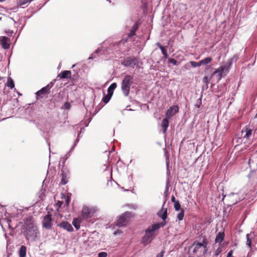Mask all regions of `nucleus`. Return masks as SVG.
<instances>
[{"mask_svg": "<svg viewBox=\"0 0 257 257\" xmlns=\"http://www.w3.org/2000/svg\"><path fill=\"white\" fill-rule=\"evenodd\" d=\"M197 64H198V67L200 66L201 65H202L203 64H202V62L201 60L199 61V62H197Z\"/></svg>", "mask_w": 257, "mask_h": 257, "instance_id": "nucleus-42", "label": "nucleus"}, {"mask_svg": "<svg viewBox=\"0 0 257 257\" xmlns=\"http://www.w3.org/2000/svg\"><path fill=\"white\" fill-rule=\"evenodd\" d=\"M4 0H0V2H4Z\"/></svg>", "mask_w": 257, "mask_h": 257, "instance_id": "nucleus-45", "label": "nucleus"}, {"mask_svg": "<svg viewBox=\"0 0 257 257\" xmlns=\"http://www.w3.org/2000/svg\"><path fill=\"white\" fill-rule=\"evenodd\" d=\"M58 226L68 231L71 232L73 231V228L72 225L67 221H63Z\"/></svg>", "mask_w": 257, "mask_h": 257, "instance_id": "nucleus-12", "label": "nucleus"}, {"mask_svg": "<svg viewBox=\"0 0 257 257\" xmlns=\"http://www.w3.org/2000/svg\"><path fill=\"white\" fill-rule=\"evenodd\" d=\"M164 252V251H162L161 253L157 254L156 257H163Z\"/></svg>", "mask_w": 257, "mask_h": 257, "instance_id": "nucleus-38", "label": "nucleus"}, {"mask_svg": "<svg viewBox=\"0 0 257 257\" xmlns=\"http://www.w3.org/2000/svg\"><path fill=\"white\" fill-rule=\"evenodd\" d=\"M159 229V224H152L149 226L145 231V235L142 238V243L146 245L151 242L153 239L157 235V231Z\"/></svg>", "mask_w": 257, "mask_h": 257, "instance_id": "nucleus-2", "label": "nucleus"}, {"mask_svg": "<svg viewBox=\"0 0 257 257\" xmlns=\"http://www.w3.org/2000/svg\"><path fill=\"white\" fill-rule=\"evenodd\" d=\"M212 76H213L212 75H211L209 77L206 76L204 77L203 78V82L204 83H205L207 88L208 87V83H209L211 79H212Z\"/></svg>", "mask_w": 257, "mask_h": 257, "instance_id": "nucleus-25", "label": "nucleus"}, {"mask_svg": "<svg viewBox=\"0 0 257 257\" xmlns=\"http://www.w3.org/2000/svg\"><path fill=\"white\" fill-rule=\"evenodd\" d=\"M139 28L138 22H136L132 27L130 33L128 34V37H132L136 35V32Z\"/></svg>", "mask_w": 257, "mask_h": 257, "instance_id": "nucleus-18", "label": "nucleus"}, {"mask_svg": "<svg viewBox=\"0 0 257 257\" xmlns=\"http://www.w3.org/2000/svg\"><path fill=\"white\" fill-rule=\"evenodd\" d=\"M161 217L164 220H165L167 218V208L165 209V210H164V212L163 213V214H162Z\"/></svg>", "mask_w": 257, "mask_h": 257, "instance_id": "nucleus-31", "label": "nucleus"}, {"mask_svg": "<svg viewBox=\"0 0 257 257\" xmlns=\"http://www.w3.org/2000/svg\"><path fill=\"white\" fill-rule=\"evenodd\" d=\"M96 211L95 207L84 206L81 210V216L85 219L91 218Z\"/></svg>", "mask_w": 257, "mask_h": 257, "instance_id": "nucleus-6", "label": "nucleus"}, {"mask_svg": "<svg viewBox=\"0 0 257 257\" xmlns=\"http://www.w3.org/2000/svg\"><path fill=\"white\" fill-rule=\"evenodd\" d=\"M220 251H221L220 249H219V248H218V249L216 250V251H215V255H216V256H217V255H218L220 253Z\"/></svg>", "mask_w": 257, "mask_h": 257, "instance_id": "nucleus-40", "label": "nucleus"}, {"mask_svg": "<svg viewBox=\"0 0 257 257\" xmlns=\"http://www.w3.org/2000/svg\"><path fill=\"white\" fill-rule=\"evenodd\" d=\"M184 216V210L182 209L181 212L178 214L177 218L179 221L183 220Z\"/></svg>", "mask_w": 257, "mask_h": 257, "instance_id": "nucleus-28", "label": "nucleus"}, {"mask_svg": "<svg viewBox=\"0 0 257 257\" xmlns=\"http://www.w3.org/2000/svg\"><path fill=\"white\" fill-rule=\"evenodd\" d=\"M132 216V213L130 212L126 211L123 214H121L117 220L116 225L118 227L125 226L130 221Z\"/></svg>", "mask_w": 257, "mask_h": 257, "instance_id": "nucleus-5", "label": "nucleus"}, {"mask_svg": "<svg viewBox=\"0 0 257 257\" xmlns=\"http://www.w3.org/2000/svg\"><path fill=\"white\" fill-rule=\"evenodd\" d=\"M58 203H59V205H60H60H61L62 203L61 202H58Z\"/></svg>", "mask_w": 257, "mask_h": 257, "instance_id": "nucleus-43", "label": "nucleus"}, {"mask_svg": "<svg viewBox=\"0 0 257 257\" xmlns=\"http://www.w3.org/2000/svg\"><path fill=\"white\" fill-rule=\"evenodd\" d=\"M207 244L208 241L206 238L203 239L202 243L194 242L192 246V247L193 248V253L198 254V255L205 254L207 251Z\"/></svg>", "mask_w": 257, "mask_h": 257, "instance_id": "nucleus-3", "label": "nucleus"}, {"mask_svg": "<svg viewBox=\"0 0 257 257\" xmlns=\"http://www.w3.org/2000/svg\"><path fill=\"white\" fill-rule=\"evenodd\" d=\"M233 250H230L227 253V257H233Z\"/></svg>", "mask_w": 257, "mask_h": 257, "instance_id": "nucleus-36", "label": "nucleus"}, {"mask_svg": "<svg viewBox=\"0 0 257 257\" xmlns=\"http://www.w3.org/2000/svg\"><path fill=\"white\" fill-rule=\"evenodd\" d=\"M252 134V130L247 127L243 128L241 132V138L248 139Z\"/></svg>", "mask_w": 257, "mask_h": 257, "instance_id": "nucleus-11", "label": "nucleus"}, {"mask_svg": "<svg viewBox=\"0 0 257 257\" xmlns=\"http://www.w3.org/2000/svg\"><path fill=\"white\" fill-rule=\"evenodd\" d=\"M174 208L176 211H179L181 209V205H180L179 201H177V202H175Z\"/></svg>", "mask_w": 257, "mask_h": 257, "instance_id": "nucleus-29", "label": "nucleus"}, {"mask_svg": "<svg viewBox=\"0 0 257 257\" xmlns=\"http://www.w3.org/2000/svg\"><path fill=\"white\" fill-rule=\"evenodd\" d=\"M225 70L226 71L228 70L225 66H221L219 68L216 69L212 75H216L218 76V79H220L222 76V73Z\"/></svg>", "mask_w": 257, "mask_h": 257, "instance_id": "nucleus-13", "label": "nucleus"}, {"mask_svg": "<svg viewBox=\"0 0 257 257\" xmlns=\"http://www.w3.org/2000/svg\"><path fill=\"white\" fill-rule=\"evenodd\" d=\"M133 76L127 75L124 76L121 82V90L125 96H127L130 93L131 86L133 83Z\"/></svg>", "mask_w": 257, "mask_h": 257, "instance_id": "nucleus-4", "label": "nucleus"}, {"mask_svg": "<svg viewBox=\"0 0 257 257\" xmlns=\"http://www.w3.org/2000/svg\"><path fill=\"white\" fill-rule=\"evenodd\" d=\"M81 219L77 218H74L72 221V224L77 230H78L80 227Z\"/></svg>", "mask_w": 257, "mask_h": 257, "instance_id": "nucleus-22", "label": "nucleus"}, {"mask_svg": "<svg viewBox=\"0 0 257 257\" xmlns=\"http://www.w3.org/2000/svg\"><path fill=\"white\" fill-rule=\"evenodd\" d=\"M169 62L173 64L174 65H177V60L173 58H169Z\"/></svg>", "mask_w": 257, "mask_h": 257, "instance_id": "nucleus-33", "label": "nucleus"}, {"mask_svg": "<svg viewBox=\"0 0 257 257\" xmlns=\"http://www.w3.org/2000/svg\"><path fill=\"white\" fill-rule=\"evenodd\" d=\"M71 72L69 70H65L61 72V73L58 75V77H59L61 79L69 78L71 77Z\"/></svg>", "mask_w": 257, "mask_h": 257, "instance_id": "nucleus-17", "label": "nucleus"}, {"mask_svg": "<svg viewBox=\"0 0 257 257\" xmlns=\"http://www.w3.org/2000/svg\"><path fill=\"white\" fill-rule=\"evenodd\" d=\"M62 179L60 182V184L61 185H65L68 182L69 177H68L67 173L65 172L63 170H61V174Z\"/></svg>", "mask_w": 257, "mask_h": 257, "instance_id": "nucleus-15", "label": "nucleus"}, {"mask_svg": "<svg viewBox=\"0 0 257 257\" xmlns=\"http://www.w3.org/2000/svg\"><path fill=\"white\" fill-rule=\"evenodd\" d=\"M27 248L25 245H22L19 250V255L20 257H26Z\"/></svg>", "mask_w": 257, "mask_h": 257, "instance_id": "nucleus-21", "label": "nucleus"}, {"mask_svg": "<svg viewBox=\"0 0 257 257\" xmlns=\"http://www.w3.org/2000/svg\"><path fill=\"white\" fill-rule=\"evenodd\" d=\"M179 111V107L177 105L171 106L166 112V117L170 119L171 117Z\"/></svg>", "mask_w": 257, "mask_h": 257, "instance_id": "nucleus-10", "label": "nucleus"}, {"mask_svg": "<svg viewBox=\"0 0 257 257\" xmlns=\"http://www.w3.org/2000/svg\"><path fill=\"white\" fill-rule=\"evenodd\" d=\"M7 85V86L9 87L11 89H13L15 87L14 81L11 77H9L8 78Z\"/></svg>", "mask_w": 257, "mask_h": 257, "instance_id": "nucleus-24", "label": "nucleus"}, {"mask_svg": "<svg viewBox=\"0 0 257 257\" xmlns=\"http://www.w3.org/2000/svg\"><path fill=\"white\" fill-rule=\"evenodd\" d=\"M53 83L52 82L48 84L45 87H43L40 90L36 92V98L38 99L40 98H43L45 95L49 93L50 90L53 86Z\"/></svg>", "mask_w": 257, "mask_h": 257, "instance_id": "nucleus-8", "label": "nucleus"}, {"mask_svg": "<svg viewBox=\"0 0 257 257\" xmlns=\"http://www.w3.org/2000/svg\"><path fill=\"white\" fill-rule=\"evenodd\" d=\"M65 107L66 109H69L70 107V104L68 102H66L65 103Z\"/></svg>", "mask_w": 257, "mask_h": 257, "instance_id": "nucleus-37", "label": "nucleus"}, {"mask_svg": "<svg viewBox=\"0 0 257 257\" xmlns=\"http://www.w3.org/2000/svg\"><path fill=\"white\" fill-rule=\"evenodd\" d=\"M39 232L34 220L29 217L26 220L24 225V234L27 240L34 241L36 240Z\"/></svg>", "mask_w": 257, "mask_h": 257, "instance_id": "nucleus-1", "label": "nucleus"}, {"mask_svg": "<svg viewBox=\"0 0 257 257\" xmlns=\"http://www.w3.org/2000/svg\"><path fill=\"white\" fill-rule=\"evenodd\" d=\"M58 203H59V205H60H60H61L62 203L61 202H58Z\"/></svg>", "mask_w": 257, "mask_h": 257, "instance_id": "nucleus-44", "label": "nucleus"}, {"mask_svg": "<svg viewBox=\"0 0 257 257\" xmlns=\"http://www.w3.org/2000/svg\"><path fill=\"white\" fill-rule=\"evenodd\" d=\"M171 201L175 203V202H177L176 200L175 197L174 196H172L171 197Z\"/></svg>", "mask_w": 257, "mask_h": 257, "instance_id": "nucleus-41", "label": "nucleus"}, {"mask_svg": "<svg viewBox=\"0 0 257 257\" xmlns=\"http://www.w3.org/2000/svg\"><path fill=\"white\" fill-rule=\"evenodd\" d=\"M158 47L161 49L162 53L163 55V57L165 59L168 58V55L167 52V50L164 47H163L160 43H158L157 44Z\"/></svg>", "mask_w": 257, "mask_h": 257, "instance_id": "nucleus-20", "label": "nucleus"}, {"mask_svg": "<svg viewBox=\"0 0 257 257\" xmlns=\"http://www.w3.org/2000/svg\"><path fill=\"white\" fill-rule=\"evenodd\" d=\"M116 86L117 85L116 83H112L107 89L108 94L110 93L111 95H112L113 90L116 88Z\"/></svg>", "mask_w": 257, "mask_h": 257, "instance_id": "nucleus-23", "label": "nucleus"}, {"mask_svg": "<svg viewBox=\"0 0 257 257\" xmlns=\"http://www.w3.org/2000/svg\"><path fill=\"white\" fill-rule=\"evenodd\" d=\"M122 64L125 67H131L134 68L139 66V61L138 58L134 56H130L124 60Z\"/></svg>", "mask_w": 257, "mask_h": 257, "instance_id": "nucleus-7", "label": "nucleus"}, {"mask_svg": "<svg viewBox=\"0 0 257 257\" xmlns=\"http://www.w3.org/2000/svg\"><path fill=\"white\" fill-rule=\"evenodd\" d=\"M190 64H191V65L193 67H198V64H197V62H195V61H191L190 62Z\"/></svg>", "mask_w": 257, "mask_h": 257, "instance_id": "nucleus-35", "label": "nucleus"}, {"mask_svg": "<svg viewBox=\"0 0 257 257\" xmlns=\"http://www.w3.org/2000/svg\"><path fill=\"white\" fill-rule=\"evenodd\" d=\"M166 222L165 221H164L162 222L154 223V224H159V229H160L161 227H163L164 225H166Z\"/></svg>", "mask_w": 257, "mask_h": 257, "instance_id": "nucleus-34", "label": "nucleus"}, {"mask_svg": "<svg viewBox=\"0 0 257 257\" xmlns=\"http://www.w3.org/2000/svg\"><path fill=\"white\" fill-rule=\"evenodd\" d=\"M52 219L51 215L49 213L44 217L42 222L43 227L47 229H50L52 227Z\"/></svg>", "mask_w": 257, "mask_h": 257, "instance_id": "nucleus-9", "label": "nucleus"}, {"mask_svg": "<svg viewBox=\"0 0 257 257\" xmlns=\"http://www.w3.org/2000/svg\"><path fill=\"white\" fill-rule=\"evenodd\" d=\"M212 60V58L208 57H206L205 59L201 60L202 62V64L204 65H207L208 64L210 63Z\"/></svg>", "mask_w": 257, "mask_h": 257, "instance_id": "nucleus-26", "label": "nucleus"}, {"mask_svg": "<svg viewBox=\"0 0 257 257\" xmlns=\"http://www.w3.org/2000/svg\"><path fill=\"white\" fill-rule=\"evenodd\" d=\"M66 204L68 206L70 203V199L69 198H67L65 201Z\"/></svg>", "mask_w": 257, "mask_h": 257, "instance_id": "nucleus-39", "label": "nucleus"}, {"mask_svg": "<svg viewBox=\"0 0 257 257\" xmlns=\"http://www.w3.org/2000/svg\"><path fill=\"white\" fill-rule=\"evenodd\" d=\"M170 119L165 117L162 120V123H161V126L163 128V133L164 134H165L166 133L167 128L169 126V120Z\"/></svg>", "mask_w": 257, "mask_h": 257, "instance_id": "nucleus-16", "label": "nucleus"}, {"mask_svg": "<svg viewBox=\"0 0 257 257\" xmlns=\"http://www.w3.org/2000/svg\"><path fill=\"white\" fill-rule=\"evenodd\" d=\"M224 232H219L216 235L215 241L216 243H221L223 241L224 238Z\"/></svg>", "mask_w": 257, "mask_h": 257, "instance_id": "nucleus-19", "label": "nucleus"}, {"mask_svg": "<svg viewBox=\"0 0 257 257\" xmlns=\"http://www.w3.org/2000/svg\"><path fill=\"white\" fill-rule=\"evenodd\" d=\"M9 38L5 36L1 37L0 40L1 44L3 48L6 49L10 47V44L8 43Z\"/></svg>", "mask_w": 257, "mask_h": 257, "instance_id": "nucleus-14", "label": "nucleus"}, {"mask_svg": "<svg viewBox=\"0 0 257 257\" xmlns=\"http://www.w3.org/2000/svg\"><path fill=\"white\" fill-rule=\"evenodd\" d=\"M202 104L201 100L199 99L197 100L196 103L195 104V106L197 107L198 108H200V106Z\"/></svg>", "mask_w": 257, "mask_h": 257, "instance_id": "nucleus-32", "label": "nucleus"}, {"mask_svg": "<svg viewBox=\"0 0 257 257\" xmlns=\"http://www.w3.org/2000/svg\"><path fill=\"white\" fill-rule=\"evenodd\" d=\"M249 234H247V235H246V238H247L246 245H247L249 247V248H251V240L250 239H249Z\"/></svg>", "mask_w": 257, "mask_h": 257, "instance_id": "nucleus-30", "label": "nucleus"}, {"mask_svg": "<svg viewBox=\"0 0 257 257\" xmlns=\"http://www.w3.org/2000/svg\"><path fill=\"white\" fill-rule=\"evenodd\" d=\"M111 96H112L111 94H110V93L108 94L107 93V95H105L103 97V98L102 99L103 101L105 103H107L109 101V100L110 99Z\"/></svg>", "mask_w": 257, "mask_h": 257, "instance_id": "nucleus-27", "label": "nucleus"}]
</instances>
